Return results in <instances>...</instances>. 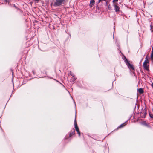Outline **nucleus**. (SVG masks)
<instances>
[{"mask_svg": "<svg viewBox=\"0 0 153 153\" xmlns=\"http://www.w3.org/2000/svg\"><path fill=\"white\" fill-rule=\"evenodd\" d=\"M147 56L145 58V60L143 64V67L144 69L148 71L149 70V65L148 64L149 61L147 57Z\"/></svg>", "mask_w": 153, "mask_h": 153, "instance_id": "f257e3e1", "label": "nucleus"}, {"mask_svg": "<svg viewBox=\"0 0 153 153\" xmlns=\"http://www.w3.org/2000/svg\"><path fill=\"white\" fill-rule=\"evenodd\" d=\"M125 62L129 69L132 70H134V68L133 65L132 64H131L130 63L127 59H126Z\"/></svg>", "mask_w": 153, "mask_h": 153, "instance_id": "f03ea898", "label": "nucleus"}, {"mask_svg": "<svg viewBox=\"0 0 153 153\" xmlns=\"http://www.w3.org/2000/svg\"><path fill=\"white\" fill-rule=\"evenodd\" d=\"M65 0H56L54 3V5L55 6H60L63 3Z\"/></svg>", "mask_w": 153, "mask_h": 153, "instance_id": "7ed1b4c3", "label": "nucleus"}, {"mask_svg": "<svg viewBox=\"0 0 153 153\" xmlns=\"http://www.w3.org/2000/svg\"><path fill=\"white\" fill-rule=\"evenodd\" d=\"M74 127H75V128L77 132V133L79 135V136H80V132L79 131V129L78 127V126H77V124L76 120V118H75L74 121Z\"/></svg>", "mask_w": 153, "mask_h": 153, "instance_id": "20e7f679", "label": "nucleus"}, {"mask_svg": "<svg viewBox=\"0 0 153 153\" xmlns=\"http://www.w3.org/2000/svg\"><path fill=\"white\" fill-rule=\"evenodd\" d=\"M113 6L114 7L115 11L117 12H119L120 9L119 7L115 3L113 4Z\"/></svg>", "mask_w": 153, "mask_h": 153, "instance_id": "39448f33", "label": "nucleus"}, {"mask_svg": "<svg viewBox=\"0 0 153 153\" xmlns=\"http://www.w3.org/2000/svg\"><path fill=\"white\" fill-rule=\"evenodd\" d=\"M75 130L74 128L72 129L71 131L70 132L69 137H70L73 135H74L75 134Z\"/></svg>", "mask_w": 153, "mask_h": 153, "instance_id": "423d86ee", "label": "nucleus"}, {"mask_svg": "<svg viewBox=\"0 0 153 153\" xmlns=\"http://www.w3.org/2000/svg\"><path fill=\"white\" fill-rule=\"evenodd\" d=\"M95 1L94 0H92L90 1L89 6L91 7H92L94 4Z\"/></svg>", "mask_w": 153, "mask_h": 153, "instance_id": "0eeeda50", "label": "nucleus"}, {"mask_svg": "<svg viewBox=\"0 0 153 153\" xmlns=\"http://www.w3.org/2000/svg\"><path fill=\"white\" fill-rule=\"evenodd\" d=\"M138 91L140 94H143V91L142 88H140L138 89Z\"/></svg>", "mask_w": 153, "mask_h": 153, "instance_id": "6e6552de", "label": "nucleus"}, {"mask_svg": "<svg viewBox=\"0 0 153 153\" xmlns=\"http://www.w3.org/2000/svg\"><path fill=\"white\" fill-rule=\"evenodd\" d=\"M150 58L151 60L153 61V49H152V51L151 55Z\"/></svg>", "mask_w": 153, "mask_h": 153, "instance_id": "1a4fd4ad", "label": "nucleus"}, {"mask_svg": "<svg viewBox=\"0 0 153 153\" xmlns=\"http://www.w3.org/2000/svg\"><path fill=\"white\" fill-rule=\"evenodd\" d=\"M126 125V123H123V124L120 125L118 127V128H121L124 127Z\"/></svg>", "mask_w": 153, "mask_h": 153, "instance_id": "9d476101", "label": "nucleus"}, {"mask_svg": "<svg viewBox=\"0 0 153 153\" xmlns=\"http://www.w3.org/2000/svg\"><path fill=\"white\" fill-rule=\"evenodd\" d=\"M142 114H143V116H142V117L145 118L146 116V114H147L146 112L145 111L144 112H143L142 113Z\"/></svg>", "mask_w": 153, "mask_h": 153, "instance_id": "9b49d317", "label": "nucleus"}, {"mask_svg": "<svg viewBox=\"0 0 153 153\" xmlns=\"http://www.w3.org/2000/svg\"><path fill=\"white\" fill-rule=\"evenodd\" d=\"M150 30L152 32H153V26L152 25H150Z\"/></svg>", "mask_w": 153, "mask_h": 153, "instance_id": "f8f14e48", "label": "nucleus"}, {"mask_svg": "<svg viewBox=\"0 0 153 153\" xmlns=\"http://www.w3.org/2000/svg\"><path fill=\"white\" fill-rule=\"evenodd\" d=\"M149 116H150V117L151 118H153V114H152L150 113L149 112Z\"/></svg>", "mask_w": 153, "mask_h": 153, "instance_id": "ddd939ff", "label": "nucleus"}, {"mask_svg": "<svg viewBox=\"0 0 153 153\" xmlns=\"http://www.w3.org/2000/svg\"><path fill=\"white\" fill-rule=\"evenodd\" d=\"M108 8L109 10H111V7H110V4H109V5L108 6Z\"/></svg>", "mask_w": 153, "mask_h": 153, "instance_id": "4468645a", "label": "nucleus"}, {"mask_svg": "<svg viewBox=\"0 0 153 153\" xmlns=\"http://www.w3.org/2000/svg\"><path fill=\"white\" fill-rule=\"evenodd\" d=\"M103 1H106V0H98V3H100V2H102Z\"/></svg>", "mask_w": 153, "mask_h": 153, "instance_id": "2eb2a0df", "label": "nucleus"}, {"mask_svg": "<svg viewBox=\"0 0 153 153\" xmlns=\"http://www.w3.org/2000/svg\"><path fill=\"white\" fill-rule=\"evenodd\" d=\"M118 1V0H113V3L114 4V3L115 2Z\"/></svg>", "mask_w": 153, "mask_h": 153, "instance_id": "dca6fc26", "label": "nucleus"}, {"mask_svg": "<svg viewBox=\"0 0 153 153\" xmlns=\"http://www.w3.org/2000/svg\"><path fill=\"white\" fill-rule=\"evenodd\" d=\"M14 7L16 8V9H18L19 8H17L16 6H15V5H14Z\"/></svg>", "mask_w": 153, "mask_h": 153, "instance_id": "f3484780", "label": "nucleus"}, {"mask_svg": "<svg viewBox=\"0 0 153 153\" xmlns=\"http://www.w3.org/2000/svg\"><path fill=\"white\" fill-rule=\"evenodd\" d=\"M70 75L72 76H74V74H73L70 73Z\"/></svg>", "mask_w": 153, "mask_h": 153, "instance_id": "a211bd4d", "label": "nucleus"}, {"mask_svg": "<svg viewBox=\"0 0 153 153\" xmlns=\"http://www.w3.org/2000/svg\"><path fill=\"white\" fill-rule=\"evenodd\" d=\"M124 61L125 62L126 59H127L126 58V57L125 56H124Z\"/></svg>", "mask_w": 153, "mask_h": 153, "instance_id": "6ab92c4d", "label": "nucleus"}, {"mask_svg": "<svg viewBox=\"0 0 153 153\" xmlns=\"http://www.w3.org/2000/svg\"><path fill=\"white\" fill-rule=\"evenodd\" d=\"M76 78H74V80H75L76 79Z\"/></svg>", "mask_w": 153, "mask_h": 153, "instance_id": "aec40b11", "label": "nucleus"}, {"mask_svg": "<svg viewBox=\"0 0 153 153\" xmlns=\"http://www.w3.org/2000/svg\"><path fill=\"white\" fill-rule=\"evenodd\" d=\"M35 1H37V2L39 0H35Z\"/></svg>", "mask_w": 153, "mask_h": 153, "instance_id": "412c9836", "label": "nucleus"}, {"mask_svg": "<svg viewBox=\"0 0 153 153\" xmlns=\"http://www.w3.org/2000/svg\"><path fill=\"white\" fill-rule=\"evenodd\" d=\"M106 1V4L107 5V4H108V2Z\"/></svg>", "mask_w": 153, "mask_h": 153, "instance_id": "4be33fe9", "label": "nucleus"}, {"mask_svg": "<svg viewBox=\"0 0 153 153\" xmlns=\"http://www.w3.org/2000/svg\"><path fill=\"white\" fill-rule=\"evenodd\" d=\"M152 86L153 87V83L152 84Z\"/></svg>", "mask_w": 153, "mask_h": 153, "instance_id": "5701e85b", "label": "nucleus"}]
</instances>
